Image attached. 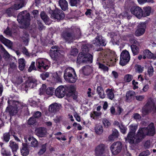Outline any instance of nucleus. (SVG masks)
I'll return each mask as SVG.
<instances>
[{
    "label": "nucleus",
    "instance_id": "4c0bfd02",
    "mask_svg": "<svg viewBox=\"0 0 156 156\" xmlns=\"http://www.w3.org/2000/svg\"><path fill=\"white\" fill-rule=\"evenodd\" d=\"M94 129L95 132L98 134H101L103 131L102 126L101 125H96Z\"/></svg>",
    "mask_w": 156,
    "mask_h": 156
},
{
    "label": "nucleus",
    "instance_id": "9b49d317",
    "mask_svg": "<svg viewBox=\"0 0 156 156\" xmlns=\"http://www.w3.org/2000/svg\"><path fill=\"white\" fill-rule=\"evenodd\" d=\"M131 13L137 18L141 19L142 18L143 9L138 6H133L130 9Z\"/></svg>",
    "mask_w": 156,
    "mask_h": 156
},
{
    "label": "nucleus",
    "instance_id": "7ed1b4c3",
    "mask_svg": "<svg viewBox=\"0 0 156 156\" xmlns=\"http://www.w3.org/2000/svg\"><path fill=\"white\" fill-rule=\"evenodd\" d=\"M156 112V100L149 99L142 110V112L145 115L151 112Z\"/></svg>",
    "mask_w": 156,
    "mask_h": 156
},
{
    "label": "nucleus",
    "instance_id": "f3484780",
    "mask_svg": "<svg viewBox=\"0 0 156 156\" xmlns=\"http://www.w3.org/2000/svg\"><path fill=\"white\" fill-rule=\"evenodd\" d=\"M144 129L143 128H140L137 132L136 136L137 138V140L139 141V143L147 136L144 131Z\"/></svg>",
    "mask_w": 156,
    "mask_h": 156
},
{
    "label": "nucleus",
    "instance_id": "2f4dec72",
    "mask_svg": "<svg viewBox=\"0 0 156 156\" xmlns=\"http://www.w3.org/2000/svg\"><path fill=\"white\" fill-rule=\"evenodd\" d=\"M97 92L101 98H104L105 97L104 91L103 88L101 86H98L97 87Z\"/></svg>",
    "mask_w": 156,
    "mask_h": 156
},
{
    "label": "nucleus",
    "instance_id": "c03bdc74",
    "mask_svg": "<svg viewBox=\"0 0 156 156\" xmlns=\"http://www.w3.org/2000/svg\"><path fill=\"white\" fill-rule=\"evenodd\" d=\"M62 73L60 72H56L54 75V77L56 79L57 82H60L61 81V75Z\"/></svg>",
    "mask_w": 156,
    "mask_h": 156
},
{
    "label": "nucleus",
    "instance_id": "49530a36",
    "mask_svg": "<svg viewBox=\"0 0 156 156\" xmlns=\"http://www.w3.org/2000/svg\"><path fill=\"white\" fill-rule=\"evenodd\" d=\"M137 128V126L136 125H131L129 126V130L130 131L129 132L133 133L135 134V132Z\"/></svg>",
    "mask_w": 156,
    "mask_h": 156
},
{
    "label": "nucleus",
    "instance_id": "4468645a",
    "mask_svg": "<svg viewBox=\"0 0 156 156\" xmlns=\"http://www.w3.org/2000/svg\"><path fill=\"white\" fill-rule=\"evenodd\" d=\"M66 94V88L64 86L62 85L58 87L55 90V95L58 98L63 97Z\"/></svg>",
    "mask_w": 156,
    "mask_h": 156
},
{
    "label": "nucleus",
    "instance_id": "5fc2aeb1",
    "mask_svg": "<svg viewBox=\"0 0 156 156\" xmlns=\"http://www.w3.org/2000/svg\"><path fill=\"white\" fill-rule=\"evenodd\" d=\"M80 0H70V3L71 6H76L79 3Z\"/></svg>",
    "mask_w": 156,
    "mask_h": 156
},
{
    "label": "nucleus",
    "instance_id": "7c9ffc66",
    "mask_svg": "<svg viewBox=\"0 0 156 156\" xmlns=\"http://www.w3.org/2000/svg\"><path fill=\"white\" fill-rule=\"evenodd\" d=\"M58 3L61 9L65 10L68 8V4L66 0H59Z\"/></svg>",
    "mask_w": 156,
    "mask_h": 156
},
{
    "label": "nucleus",
    "instance_id": "de8ad7c7",
    "mask_svg": "<svg viewBox=\"0 0 156 156\" xmlns=\"http://www.w3.org/2000/svg\"><path fill=\"white\" fill-rule=\"evenodd\" d=\"M10 135L9 133H6L3 134V140L8 142L9 140L10 139Z\"/></svg>",
    "mask_w": 156,
    "mask_h": 156
},
{
    "label": "nucleus",
    "instance_id": "774afa93",
    "mask_svg": "<svg viewBox=\"0 0 156 156\" xmlns=\"http://www.w3.org/2000/svg\"><path fill=\"white\" fill-rule=\"evenodd\" d=\"M41 112L39 111H37L36 112H35V114L33 115V117L35 118H38L41 117Z\"/></svg>",
    "mask_w": 156,
    "mask_h": 156
},
{
    "label": "nucleus",
    "instance_id": "a19ab883",
    "mask_svg": "<svg viewBox=\"0 0 156 156\" xmlns=\"http://www.w3.org/2000/svg\"><path fill=\"white\" fill-rule=\"evenodd\" d=\"M68 92L70 95L75 94V87L72 85H70L68 87Z\"/></svg>",
    "mask_w": 156,
    "mask_h": 156
},
{
    "label": "nucleus",
    "instance_id": "5701e85b",
    "mask_svg": "<svg viewBox=\"0 0 156 156\" xmlns=\"http://www.w3.org/2000/svg\"><path fill=\"white\" fill-rule=\"evenodd\" d=\"M40 15L41 19L46 24L49 25L51 23V21L49 19L48 17L44 12H41Z\"/></svg>",
    "mask_w": 156,
    "mask_h": 156
},
{
    "label": "nucleus",
    "instance_id": "423d86ee",
    "mask_svg": "<svg viewBox=\"0 0 156 156\" xmlns=\"http://www.w3.org/2000/svg\"><path fill=\"white\" fill-rule=\"evenodd\" d=\"M50 10L49 11V12L51 14V18L53 20H60L62 19L65 17V15L63 12L61 10L55 9V10H51L50 8H49Z\"/></svg>",
    "mask_w": 156,
    "mask_h": 156
},
{
    "label": "nucleus",
    "instance_id": "864d4df0",
    "mask_svg": "<svg viewBox=\"0 0 156 156\" xmlns=\"http://www.w3.org/2000/svg\"><path fill=\"white\" fill-rule=\"evenodd\" d=\"M54 91V89L52 87H48L46 90V93L48 95H52Z\"/></svg>",
    "mask_w": 156,
    "mask_h": 156
},
{
    "label": "nucleus",
    "instance_id": "e433bc0d",
    "mask_svg": "<svg viewBox=\"0 0 156 156\" xmlns=\"http://www.w3.org/2000/svg\"><path fill=\"white\" fill-rule=\"evenodd\" d=\"M90 47V45L87 44H83L81 48L82 51L80 53H82V54L87 53L89 50Z\"/></svg>",
    "mask_w": 156,
    "mask_h": 156
},
{
    "label": "nucleus",
    "instance_id": "58836bf2",
    "mask_svg": "<svg viewBox=\"0 0 156 156\" xmlns=\"http://www.w3.org/2000/svg\"><path fill=\"white\" fill-rule=\"evenodd\" d=\"M29 35L26 32H24L22 37V39L25 45H27L28 42Z\"/></svg>",
    "mask_w": 156,
    "mask_h": 156
},
{
    "label": "nucleus",
    "instance_id": "0eeeda50",
    "mask_svg": "<svg viewBox=\"0 0 156 156\" xmlns=\"http://www.w3.org/2000/svg\"><path fill=\"white\" fill-rule=\"evenodd\" d=\"M130 59V55L129 52L127 50L122 51L120 55V64L124 66L126 64Z\"/></svg>",
    "mask_w": 156,
    "mask_h": 156
},
{
    "label": "nucleus",
    "instance_id": "bb28decb",
    "mask_svg": "<svg viewBox=\"0 0 156 156\" xmlns=\"http://www.w3.org/2000/svg\"><path fill=\"white\" fill-rule=\"evenodd\" d=\"M64 79L66 81L70 83H75L76 80L77 78L76 73L73 76V74L70 76L69 75L64 77Z\"/></svg>",
    "mask_w": 156,
    "mask_h": 156
},
{
    "label": "nucleus",
    "instance_id": "aec40b11",
    "mask_svg": "<svg viewBox=\"0 0 156 156\" xmlns=\"http://www.w3.org/2000/svg\"><path fill=\"white\" fill-rule=\"evenodd\" d=\"M61 105L57 103H55L49 105L48 108V111L49 112L55 113L58 111L60 108Z\"/></svg>",
    "mask_w": 156,
    "mask_h": 156
},
{
    "label": "nucleus",
    "instance_id": "69168bd1",
    "mask_svg": "<svg viewBox=\"0 0 156 156\" xmlns=\"http://www.w3.org/2000/svg\"><path fill=\"white\" fill-rule=\"evenodd\" d=\"M0 48L1 49V50L3 52L5 55H6L8 57V56L9 55V53L8 52L5 50V48L3 47V46L2 45L0 44Z\"/></svg>",
    "mask_w": 156,
    "mask_h": 156
},
{
    "label": "nucleus",
    "instance_id": "39448f33",
    "mask_svg": "<svg viewBox=\"0 0 156 156\" xmlns=\"http://www.w3.org/2000/svg\"><path fill=\"white\" fill-rule=\"evenodd\" d=\"M50 51L51 57L54 60H57L62 56L63 52L60 50L56 46L52 47Z\"/></svg>",
    "mask_w": 156,
    "mask_h": 156
},
{
    "label": "nucleus",
    "instance_id": "412c9836",
    "mask_svg": "<svg viewBox=\"0 0 156 156\" xmlns=\"http://www.w3.org/2000/svg\"><path fill=\"white\" fill-rule=\"evenodd\" d=\"M93 43L96 46H100V45L105 46L106 44V43L104 40L101 37L98 36L93 41Z\"/></svg>",
    "mask_w": 156,
    "mask_h": 156
},
{
    "label": "nucleus",
    "instance_id": "a211bd4d",
    "mask_svg": "<svg viewBox=\"0 0 156 156\" xmlns=\"http://www.w3.org/2000/svg\"><path fill=\"white\" fill-rule=\"evenodd\" d=\"M127 138L128 142L131 144H136L139 143L137 140V138L133 133L129 132L128 134Z\"/></svg>",
    "mask_w": 156,
    "mask_h": 156
},
{
    "label": "nucleus",
    "instance_id": "c85d7f7f",
    "mask_svg": "<svg viewBox=\"0 0 156 156\" xmlns=\"http://www.w3.org/2000/svg\"><path fill=\"white\" fill-rule=\"evenodd\" d=\"M21 154L23 156H27L29 154V150L27 144H23V147L21 150Z\"/></svg>",
    "mask_w": 156,
    "mask_h": 156
},
{
    "label": "nucleus",
    "instance_id": "cd10ccee",
    "mask_svg": "<svg viewBox=\"0 0 156 156\" xmlns=\"http://www.w3.org/2000/svg\"><path fill=\"white\" fill-rule=\"evenodd\" d=\"M0 40L3 43L8 47H11L12 45V42L4 37L2 35H0Z\"/></svg>",
    "mask_w": 156,
    "mask_h": 156
},
{
    "label": "nucleus",
    "instance_id": "393cba45",
    "mask_svg": "<svg viewBox=\"0 0 156 156\" xmlns=\"http://www.w3.org/2000/svg\"><path fill=\"white\" fill-rule=\"evenodd\" d=\"M23 0H17L12 7L14 10H17L23 7Z\"/></svg>",
    "mask_w": 156,
    "mask_h": 156
},
{
    "label": "nucleus",
    "instance_id": "a878e982",
    "mask_svg": "<svg viewBox=\"0 0 156 156\" xmlns=\"http://www.w3.org/2000/svg\"><path fill=\"white\" fill-rule=\"evenodd\" d=\"M28 140L29 142L28 143L30 144L31 147H37L38 142L35 138L33 137L29 136Z\"/></svg>",
    "mask_w": 156,
    "mask_h": 156
},
{
    "label": "nucleus",
    "instance_id": "bf43d9fd",
    "mask_svg": "<svg viewBox=\"0 0 156 156\" xmlns=\"http://www.w3.org/2000/svg\"><path fill=\"white\" fill-rule=\"evenodd\" d=\"M46 88V85L43 84L42 87L40 89V94H42L45 92V90Z\"/></svg>",
    "mask_w": 156,
    "mask_h": 156
},
{
    "label": "nucleus",
    "instance_id": "680f3d73",
    "mask_svg": "<svg viewBox=\"0 0 156 156\" xmlns=\"http://www.w3.org/2000/svg\"><path fill=\"white\" fill-rule=\"evenodd\" d=\"M41 77L43 80H45L46 78L49 76V73H44L41 74Z\"/></svg>",
    "mask_w": 156,
    "mask_h": 156
},
{
    "label": "nucleus",
    "instance_id": "dca6fc26",
    "mask_svg": "<svg viewBox=\"0 0 156 156\" xmlns=\"http://www.w3.org/2000/svg\"><path fill=\"white\" fill-rule=\"evenodd\" d=\"M147 136H153L155 133L154 126L153 123H150L147 127L143 128Z\"/></svg>",
    "mask_w": 156,
    "mask_h": 156
},
{
    "label": "nucleus",
    "instance_id": "8fccbe9b",
    "mask_svg": "<svg viewBox=\"0 0 156 156\" xmlns=\"http://www.w3.org/2000/svg\"><path fill=\"white\" fill-rule=\"evenodd\" d=\"M102 122L104 126L106 128L108 127L111 125L110 122L106 119H103Z\"/></svg>",
    "mask_w": 156,
    "mask_h": 156
},
{
    "label": "nucleus",
    "instance_id": "f704fd0d",
    "mask_svg": "<svg viewBox=\"0 0 156 156\" xmlns=\"http://www.w3.org/2000/svg\"><path fill=\"white\" fill-rule=\"evenodd\" d=\"M108 98L111 100L114 98V94L112 89H107L105 91Z\"/></svg>",
    "mask_w": 156,
    "mask_h": 156
},
{
    "label": "nucleus",
    "instance_id": "37998d69",
    "mask_svg": "<svg viewBox=\"0 0 156 156\" xmlns=\"http://www.w3.org/2000/svg\"><path fill=\"white\" fill-rule=\"evenodd\" d=\"M14 10L12 6L7 9L6 10L5 12L9 16H11L14 12Z\"/></svg>",
    "mask_w": 156,
    "mask_h": 156
},
{
    "label": "nucleus",
    "instance_id": "13d9d810",
    "mask_svg": "<svg viewBox=\"0 0 156 156\" xmlns=\"http://www.w3.org/2000/svg\"><path fill=\"white\" fill-rule=\"evenodd\" d=\"M78 50L76 48H73L71 50L70 54L73 55H76L78 53Z\"/></svg>",
    "mask_w": 156,
    "mask_h": 156
},
{
    "label": "nucleus",
    "instance_id": "e2e57ef3",
    "mask_svg": "<svg viewBox=\"0 0 156 156\" xmlns=\"http://www.w3.org/2000/svg\"><path fill=\"white\" fill-rule=\"evenodd\" d=\"M149 154V151L147 150L140 153L139 155V156H148Z\"/></svg>",
    "mask_w": 156,
    "mask_h": 156
},
{
    "label": "nucleus",
    "instance_id": "603ef678",
    "mask_svg": "<svg viewBox=\"0 0 156 156\" xmlns=\"http://www.w3.org/2000/svg\"><path fill=\"white\" fill-rule=\"evenodd\" d=\"M121 132L124 134L126 133L127 128L122 123L121 124V125L119 127Z\"/></svg>",
    "mask_w": 156,
    "mask_h": 156
},
{
    "label": "nucleus",
    "instance_id": "79ce46f5",
    "mask_svg": "<svg viewBox=\"0 0 156 156\" xmlns=\"http://www.w3.org/2000/svg\"><path fill=\"white\" fill-rule=\"evenodd\" d=\"M143 54L144 55H145L148 58H153V54L151 53L149 50H144Z\"/></svg>",
    "mask_w": 156,
    "mask_h": 156
},
{
    "label": "nucleus",
    "instance_id": "b1692460",
    "mask_svg": "<svg viewBox=\"0 0 156 156\" xmlns=\"http://www.w3.org/2000/svg\"><path fill=\"white\" fill-rule=\"evenodd\" d=\"M151 8L150 6L145 7L143 8L142 17L149 16L151 12Z\"/></svg>",
    "mask_w": 156,
    "mask_h": 156
},
{
    "label": "nucleus",
    "instance_id": "473e14b6",
    "mask_svg": "<svg viewBox=\"0 0 156 156\" xmlns=\"http://www.w3.org/2000/svg\"><path fill=\"white\" fill-rule=\"evenodd\" d=\"M84 75H88L92 72V69L90 66H84L82 69Z\"/></svg>",
    "mask_w": 156,
    "mask_h": 156
},
{
    "label": "nucleus",
    "instance_id": "9d476101",
    "mask_svg": "<svg viewBox=\"0 0 156 156\" xmlns=\"http://www.w3.org/2000/svg\"><path fill=\"white\" fill-rule=\"evenodd\" d=\"M36 65L40 71V70H47L49 68L48 61L44 59H38L36 61Z\"/></svg>",
    "mask_w": 156,
    "mask_h": 156
},
{
    "label": "nucleus",
    "instance_id": "f8f14e48",
    "mask_svg": "<svg viewBox=\"0 0 156 156\" xmlns=\"http://www.w3.org/2000/svg\"><path fill=\"white\" fill-rule=\"evenodd\" d=\"M16 107L13 106H11L9 108L7 107V109H9V112L11 116H13L16 114L18 112L19 108H20V106L23 107V106H26V105H23L21 103L18 101H16L15 102Z\"/></svg>",
    "mask_w": 156,
    "mask_h": 156
},
{
    "label": "nucleus",
    "instance_id": "20e7f679",
    "mask_svg": "<svg viewBox=\"0 0 156 156\" xmlns=\"http://www.w3.org/2000/svg\"><path fill=\"white\" fill-rule=\"evenodd\" d=\"M92 60V55L88 53H80L77 57V62L79 64L81 63H91Z\"/></svg>",
    "mask_w": 156,
    "mask_h": 156
},
{
    "label": "nucleus",
    "instance_id": "1a4fd4ad",
    "mask_svg": "<svg viewBox=\"0 0 156 156\" xmlns=\"http://www.w3.org/2000/svg\"><path fill=\"white\" fill-rule=\"evenodd\" d=\"M106 147L105 144H100L95 148V155L96 156H101L104 155L106 151Z\"/></svg>",
    "mask_w": 156,
    "mask_h": 156
},
{
    "label": "nucleus",
    "instance_id": "ddd939ff",
    "mask_svg": "<svg viewBox=\"0 0 156 156\" xmlns=\"http://www.w3.org/2000/svg\"><path fill=\"white\" fill-rule=\"evenodd\" d=\"M146 24L145 23H140L138 27V29L135 32V35L136 36H140L144 33L146 28Z\"/></svg>",
    "mask_w": 156,
    "mask_h": 156
},
{
    "label": "nucleus",
    "instance_id": "4be33fe9",
    "mask_svg": "<svg viewBox=\"0 0 156 156\" xmlns=\"http://www.w3.org/2000/svg\"><path fill=\"white\" fill-rule=\"evenodd\" d=\"M36 134L41 137H43L47 133V129L44 128H39L36 130Z\"/></svg>",
    "mask_w": 156,
    "mask_h": 156
},
{
    "label": "nucleus",
    "instance_id": "72a5a7b5",
    "mask_svg": "<svg viewBox=\"0 0 156 156\" xmlns=\"http://www.w3.org/2000/svg\"><path fill=\"white\" fill-rule=\"evenodd\" d=\"M19 68L21 71L23 70L25 66V61L23 58H20L18 60Z\"/></svg>",
    "mask_w": 156,
    "mask_h": 156
},
{
    "label": "nucleus",
    "instance_id": "09e8293b",
    "mask_svg": "<svg viewBox=\"0 0 156 156\" xmlns=\"http://www.w3.org/2000/svg\"><path fill=\"white\" fill-rule=\"evenodd\" d=\"M133 78L132 75L130 74L126 75L124 77V80L127 82H130Z\"/></svg>",
    "mask_w": 156,
    "mask_h": 156
},
{
    "label": "nucleus",
    "instance_id": "0e129e2a",
    "mask_svg": "<svg viewBox=\"0 0 156 156\" xmlns=\"http://www.w3.org/2000/svg\"><path fill=\"white\" fill-rule=\"evenodd\" d=\"M145 96L144 95H137L135 96L136 99L139 101H142L144 98Z\"/></svg>",
    "mask_w": 156,
    "mask_h": 156
},
{
    "label": "nucleus",
    "instance_id": "a18cd8bd",
    "mask_svg": "<svg viewBox=\"0 0 156 156\" xmlns=\"http://www.w3.org/2000/svg\"><path fill=\"white\" fill-rule=\"evenodd\" d=\"M47 143L44 144L42 145L41 148L38 152V154L39 155H41L43 154L46 151Z\"/></svg>",
    "mask_w": 156,
    "mask_h": 156
},
{
    "label": "nucleus",
    "instance_id": "f257e3e1",
    "mask_svg": "<svg viewBox=\"0 0 156 156\" xmlns=\"http://www.w3.org/2000/svg\"><path fill=\"white\" fill-rule=\"evenodd\" d=\"M81 34L79 29L69 28L62 33V37L69 43L72 42L73 40L80 37Z\"/></svg>",
    "mask_w": 156,
    "mask_h": 156
},
{
    "label": "nucleus",
    "instance_id": "6e6d98bb",
    "mask_svg": "<svg viewBox=\"0 0 156 156\" xmlns=\"http://www.w3.org/2000/svg\"><path fill=\"white\" fill-rule=\"evenodd\" d=\"M36 68L35 66V62H32L31 64L28 69V71L29 72H31L33 70H35Z\"/></svg>",
    "mask_w": 156,
    "mask_h": 156
},
{
    "label": "nucleus",
    "instance_id": "c9c22d12",
    "mask_svg": "<svg viewBox=\"0 0 156 156\" xmlns=\"http://www.w3.org/2000/svg\"><path fill=\"white\" fill-rule=\"evenodd\" d=\"M9 146L11 148L13 152H16L18 148V145L15 142L12 140L9 142Z\"/></svg>",
    "mask_w": 156,
    "mask_h": 156
},
{
    "label": "nucleus",
    "instance_id": "4d7b16f0",
    "mask_svg": "<svg viewBox=\"0 0 156 156\" xmlns=\"http://www.w3.org/2000/svg\"><path fill=\"white\" fill-rule=\"evenodd\" d=\"M135 67L136 70L139 73H142L143 71L144 67L140 65H136Z\"/></svg>",
    "mask_w": 156,
    "mask_h": 156
},
{
    "label": "nucleus",
    "instance_id": "2eb2a0df",
    "mask_svg": "<svg viewBox=\"0 0 156 156\" xmlns=\"http://www.w3.org/2000/svg\"><path fill=\"white\" fill-rule=\"evenodd\" d=\"M37 80L32 77L28 78L25 84L24 87L25 88L28 87L33 88L36 87L37 84Z\"/></svg>",
    "mask_w": 156,
    "mask_h": 156
},
{
    "label": "nucleus",
    "instance_id": "f03ea898",
    "mask_svg": "<svg viewBox=\"0 0 156 156\" xmlns=\"http://www.w3.org/2000/svg\"><path fill=\"white\" fill-rule=\"evenodd\" d=\"M17 20L21 24V28H26L30 24V14L26 11H23L18 14Z\"/></svg>",
    "mask_w": 156,
    "mask_h": 156
},
{
    "label": "nucleus",
    "instance_id": "3c124183",
    "mask_svg": "<svg viewBox=\"0 0 156 156\" xmlns=\"http://www.w3.org/2000/svg\"><path fill=\"white\" fill-rule=\"evenodd\" d=\"M28 124L30 125H36L37 123V121L35 118L33 117L30 118L28 120Z\"/></svg>",
    "mask_w": 156,
    "mask_h": 156
},
{
    "label": "nucleus",
    "instance_id": "c756f323",
    "mask_svg": "<svg viewBox=\"0 0 156 156\" xmlns=\"http://www.w3.org/2000/svg\"><path fill=\"white\" fill-rule=\"evenodd\" d=\"M75 74V72L73 69L71 67H68L64 71V77L69 75H71L73 74Z\"/></svg>",
    "mask_w": 156,
    "mask_h": 156
},
{
    "label": "nucleus",
    "instance_id": "6ab92c4d",
    "mask_svg": "<svg viewBox=\"0 0 156 156\" xmlns=\"http://www.w3.org/2000/svg\"><path fill=\"white\" fill-rule=\"evenodd\" d=\"M136 95L135 92L133 90H129L126 92V101L128 102H130L134 99Z\"/></svg>",
    "mask_w": 156,
    "mask_h": 156
},
{
    "label": "nucleus",
    "instance_id": "052dcab7",
    "mask_svg": "<svg viewBox=\"0 0 156 156\" xmlns=\"http://www.w3.org/2000/svg\"><path fill=\"white\" fill-rule=\"evenodd\" d=\"M112 134L114 136L117 138L119 136V133L117 130L116 129H114L112 130Z\"/></svg>",
    "mask_w": 156,
    "mask_h": 156
},
{
    "label": "nucleus",
    "instance_id": "6e6552de",
    "mask_svg": "<svg viewBox=\"0 0 156 156\" xmlns=\"http://www.w3.org/2000/svg\"><path fill=\"white\" fill-rule=\"evenodd\" d=\"M122 145V143L119 141L113 143L110 147L112 153L114 155L118 154L121 151Z\"/></svg>",
    "mask_w": 156,
    "mask_h": 156
},
{
    "label": "nucleus",
    "instance_id": "ea45409f",
    "mask_svg": "<svg viewBox=\"0 0 156 156\" xmlns=\"http://www.w3.org/2000/svg\"><path fill=\"white\" fill-rule=\"evenodd\" d=\"M131 48L133 54L136 55L139 52V48L136 45L132 44L130 46Z\"/></svg>",
    "mask_w": 156,
    "mask_h": 156
},
{
    "label": "nucleus",
    "instance_id": "338daca9",
    "mask_svg": "<svg viewBox=\"0 0 156 156\" xmlns=\"http://www.w3.org/2000/svg\"><path fill=\"white\" fill-rule=\"evenodd\" d=\"M0 48L1 49V50L3 52L5 55H6L8 57V56L9 55V53L8 52L5 50V48L3 47V46L2 45L0 44Z\"/></svg>",
    "mask_w": 156,
    "mask_h": 156
}]
</instances>
